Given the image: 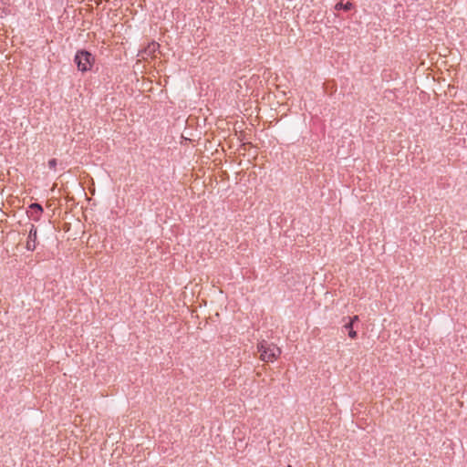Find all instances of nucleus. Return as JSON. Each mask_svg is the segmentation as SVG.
Returning <instances> with one entry per match:
<instances>
[{
    "label": "nucleus",
    "mask_w": 467,
    "mask_h": 467,
    "mask_svg": "<svg viewBox=\"0 0 467 467\" xmlns=\"http://www.w3.org/2000/svg\"><path fill=\"white\" fill-rule=\"evenodd\" d=\"M257 349L261 353V359L265 362H273L281 354V349L278 347L265 340H262L258 343Z\"/></svg>",
    "instance_id": "1"
},
{
    "label": "nucleus",
    "mask_w": 467,
    "mask_h": 467,
    "mask_svg": "<svg viewBox=\"0 0 467 467\" xmlns=\"http://www.w3.org/2000/svg\"><path fill=\"white\" fill-rule=\"evenodd\" d=\"M93 60V56L86 50L78 51L75 57V61L78 65V67L81 71L88 70L92 65Z\"/></svg>",
    "instance_id": "2"
},
{
    "label": "nucleus",
    "mask_w": 467,
    "mask_h": 467,
    "mask_svg": "<svg viewBox=\"0 0 467 467\" xmlns=\"http://www.w3.org/2000/svg\"><path fill=\"white\" fill-rule=\"evenodd\" d=\"M36 247V228L31 224L29 234L26 241V248L29 251H34Z\"/></svg>",
    "instance_id": "3"
},
{
    "label": "nucleus",
    "mask_w": 467,
    "mask_h": 467,
    "mask_svg": "<svg viewBox=\"0 0 467 467\" xmlns=\"http://www.w3.org/2000/svg\"><path fill=\"white\" fill-rule=\"evenodd\" d=\"M42 206L38 203H32L29 206L28 213H30L29 216L34 220H38V216L42 213Z\"/></svg>",
    "instance_id": "4"
},
{
    "label": "nucleus",
    "mask_w": 467,
    "mask_h": 467,
    "mask_svg": "<svg viewBox=\"0 0 467 467\" xmlns=\"http://www.w3.org/2000/svg\"><path fill=\"white\" fill-rule=\"evenodd\" d=\"M358 319V316L353 317L349 319L348 323L344 325V328H346L348 331V336L351 338H355L357 337V332L353 329V323Z\"/></svg>",
    "instance_id": "5"
},
{
    "label": "nucleus",
    "mask_w": 467,
    "mask_h": 467,
    "mask_svg": "<svg viewBox=\"0 0 467 467\" xmlns=\"http://www.w3.org/2000/svg\"><path fill=\"white\" fill-rule=\"evenodd\" d=\"M336 9H341L344 8L345 10H350L352 8L351 3H347L346 5H343L342 3H337L335 6Z\"/></svg>",
    "instance_id": "6"
},
{
    "label": "nucleus",
    "mask_w": 467,
    "mask_h": 467,
    "mask_svg": "<svg viewBox=\"0 0 467 467\" xmlns=\"http://www.w3.org/2000/svg\"><path fill=\"white\" fill-rule=\"evenodd\" d=\"M48 166H49L50 169H55L56 166H57V160L56 159H51L48 161Z\"/></svg>",
    "instance_id": "7"
},
{
    "label": "nucleus",
    "mask_w": 467,
    "mask_h": 467,
    "mask_svg": "<svg viewBox=\"0 0 467 467\" xmlns=\"http://www.w3.org/2000/svg\"><path fill=\"white\" fill-rule=\"evenodd\" d=\"M157 47H158V44L152 43L151 45L149 46L148 49L150 52H154Z\"/></svg>",
    "instance_id": "8"
}]
</instances>
